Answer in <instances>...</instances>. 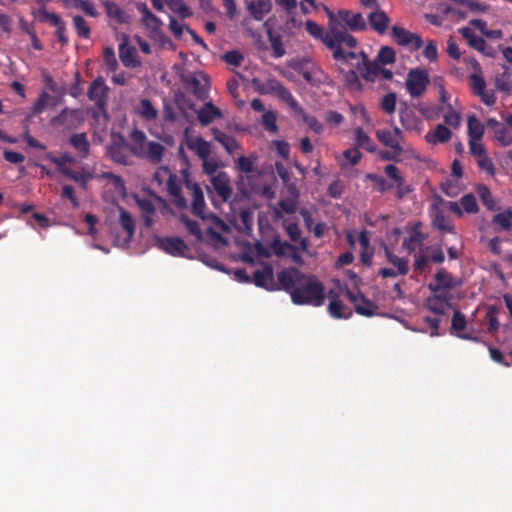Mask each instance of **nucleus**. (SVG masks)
I'll use <instances>...</instances> for the list:
<instances>
[{
	"label": "nucleus",
	"mask_w": 512,
	"mask_h": 512,
	"mask_svg": "<svg viewBox=\"0 0 512 512\" xmlns=\"http://www.w3.org/2000/svg\"><path fill=\"white\" fill-rule=\"evenodd\" d=\"M268 38L271 49L273 50V56L280 58L285 54L282 39L280 35H274L270 30L268 31Z\"/></svg>",
	"instance_id": "54"
},
{
	"label": "nucleus",
	"mask_w": 512,
	"mask_h": 512,
	"mask_svg": "<svg viewBox=\"0 0 512 512\" xmlns=\"http://www.w3.org/2000/svg\"><path fill=\"white\" fill-rule=\"evenodd\" d=\"M420 223L415 224L408 237L404 238L402 246L408 253L414 252L418 247L424 248L423 243L426 240V235L420 231Z\"/></svg>",
	"instance_id": "28"
},
{
	"label": "nucleus",
	"mask_w": 512,
	"mask_h": 512,
	"mask_svg": "<svg viewBox=\"0 0 512 512\" xmlns=\"http://www.w3.org/2000/svg\"><path fill=\"white\" fill-rule=\"evenodd\" d=\"M184 184L186 189L190 191L192 196V213L195 216L204 219L205 200L200 185L193 181L192 179H190L188 174L184 175Z\"/></svg>",
	"instance_id": "10"
},
{
	"label": "nucleus",
	"mask_w": 512,
	"mask_h": 512,
	"mask_svg": "<svg viewBox=\"0 0 512 512\" xmlns=\"http://www.w3.org/2000/svg\"><path fill=\"white\" fill-rule=\"evenodd\" d=\"M276 121H277V117L273 111L264 112V114L262 115V125L269 132H272V133L277 132L278 127H277Z\"/></svg>",
	"instance_id": "63"
},
{
	"label": "nucleus",
	"mask_w": 512,
	"mask_h": 512,
	"mask_svg": "<svg viewBox=\"0 0 512 512\" xmlns=\"http://www.w3.org/2000/svg\"><path fill=\"white\" fill-rule=\"evenodd\" d=\"M435 282L429 284V289L434 292H440L441 290H450L456 286L453 276L445 269L439 270L435 274Z\"/></svg>",
	"instance_id": "30"
},
{
	"label": "nucleus",
	"mask_w": 512,
	"mask_h": 512,
	"mask_svg": "<svg viewBox=\"0 0 512 512\" xmlns=\"http://www.w3.org/2000/svg\"><path fill=\"white\" fill-rule=\"evenodd\" d=\"M180 221L185 225L191 235L195 236L198 240L202 239V230L197 221L191 220L185 215H181Z\"/></svg>",
	"instance_id": "59"
},
{
	"label": "nucleus",
	"mask_w": 512,
	"mask_h": 512,
	"mask_svg": "<svg viewBox=\"0 0 512 512\" xmlns=\"http://www.w3.org/2000/svg\"><path fill=\"white\" fill-rule=\"evenodd\" d=\"M282 291L287 292L296 305L322 306L325 302V287L312 274H305L295 267L279 271Z\"/></svg>",
	"instance_id": "1"
},
{
	"label": "nucleus",
	"mask_w": 512,
	"mask_h": 512,
	"mask_svg": "<svg viewBox=\"0 0 512 512\" xmlns=\"http://www.w3.org/2000/svg\"><path fill=\"white\" fill-rule=\"evenodd\" d=\"M361 62H358L356 69L360 72L362 78L367 81H374L379 75L380 65L377 61L371 62L365 52H360Z\"/></svg>",
	"instance_id": "20"
},
{
	"label": "nucleus",
	"mask_w": 512,
	"mask_h": 512,
	"mask_svg": "<svg viewBox=\"0 0 512 512\" xmlns=\"http://www.w3.org/2000/svg\"><path fill=\"white\" fill-rule=\"evenodd\" d=\"M368 22L373 30L382 35L388 28L389 18L384 11L376 10L368 15Z\"/></svg>",
	"instance_id": "34"
},
{
	"label": "nucleus",
	"mask_w": 512,
	"mask_h": 512,
	"mask_svg": "<svg viewBox=\"0 0 512 512\" xmlns=\"http://www.w3.org/2000/svg\"><path fill=\"white\" fill-rule=\"evenodd\" d=\"M294 69L302 75L304 80L311 86L318 87L328 80L327 74L314 62L304 59Z\"/></svg>",
	"instance_id": "3"
},
{
	"label": "nucleus",
	"mask_w": 512,
	"mask_h": 512,
	"mask_svg": "<svg viewBox=\"0 0 512 512\" xmlns=\"http://www.w3.org/2000/svg\"><path fill=\"white\" fill-rule=\"evenodd\" d=\"M50 161L55 164L57 171L73 180L78 182L83 188L86 187V184L89 179L92 178L91 174L85 169V167H81L80 170L74 171L72 170L68 164L76 162L74 156L69 153H62L60 156H49Z\"/></svg>",
	"instance_id": "2"
},
{
	"label": "nucleus",
	"mask_w": 512,
	"mask_h": 512,
	"mask_svg": "<svg viewBox=\"0 0 512 512\" xmlns=\"http://www.w3.org/2000/svg\"><path fill=\"white\" fill-rule=\"evenodd\" d=\"M492 223L499 225L502 230L509 231L512 228L511 213L506 209L494 215Z\"/></svg>",
	"instance_id": "53"
},
{
	"label": "nucleus",
	"mask_w": 512,
	"mask_h": 512,
	"mask_svg": "<svg viewBox=\"0 0 512 512\" xmlns=\"http://www.w3.org/2000/svg\"><path fill=\"white\" fill-rule=\"evenodd\" d=\"M467 326V320L465 315L460 312L459 310H456L452 316L451 319V330L450 333L452 335H456L458 338L464 339V340H474L476 341L477 338L471 336L467 333H461Z\"/></svg>",
	"instance_id": "31"
},
{
	"label": "nucleus",
	"mask_w": 512,
	"mask_h": 512,
	"mask_svg": "<svg viewBox=\"0 0 512 512\" xmlns=\"http://www.w3.org/2000/svg\"><path fill=\"white\" fill-rule=\"evenodd\" d=\"M488 128L494 132L495 139L503 146L512 144V131L506 125L498 122L494 118L487 120Z\"/></svg>",
	"instance_id": "26"
},
{
	"label": "nucleus",
	"mask_w": 512,
	"mask_h": 512,
	"mask_svg": "<svg viewBox=\"0 0 512 512\" xmlns=\"http://www.w3.org/2000/svg\"><path fill=\"white\" fill-rule=\"evenodd\" d=\"M426 307L437 316H443L450 307V302L441 301L440 298H427Z\"/></svg>",
	"instance_id": "49"
},
{
	"label": "nucleus",
	"mask_w": 512,
	"mask_h": 512,
	"mask_svg": "<svg viewBox=\"0 0 512 512\" xmlns=\"http://www.w3.org/2000/svg\"><path fill=\"white\" fill-rule=\"evenodd\" d=\"M354 136H355V145L357 147H360L370 153H373L376 151V144L374 141L370 138V136L365 133L362 127H357L354 129Z\"/></svg>",
	"instance_id": "41"
},
{
	"label": "nucleus",
	"mask_w": 512,
	"mask_h": 512,
	"mask_svg": "<svg viewBox=\"0 0 512 512\" xmlns=\"http://www.w3.org/2000/svg\"><path fill=\"white\" fill-rule=\"evenodd\" d=\"M365 178L376 185V189L379 193H385L386 191L392 188V185L389 184L382 176L378 174L367 173L365 175Z\"/></svg>",
	"instance_id": "58"
},
{
	"label": "nucleus",
	"mask_w": 512,
	"mask_h": 512,
	"mask_svg": "<svg viewBox=\"0 0 512 512\" xmlns=\"http://www.w3.org/2000/svg\"><path fill=\"white\" fill-rule=\"evenodd\" d=\"M344 294L349 301L354 304L357 314L366 317H371L376 314L378 310L377 304L366 298L361 292L355 294L349 289H345Z\"/></svg>",
	"instance_id": "9"
},
{
	"label": "nucleus",
	"mask_w": 512,
	"mask_h": 512,
	"mask_svg": "<svg viewBox=\"0 0 512 512\" xmlns=\"http://www.w3.org/2000/svg\"><path fill=\"white\" fill-rule=\"evenodd\" d=\"M384 172L388 178L395 182L397 187L396 197L398 199H402L406 194L411 192L410 186L404 185V178L401 175L400 170L397 166H395L394 164H388L385 166Z\"/></svg>",
	"instance_id": "22"
},
{
	"label": "nucleus",
	"mask_w": 512,
	"mask_h": 512,
	"mask_svg": "<svg viewBox=\"0 0 512 512\" xmlns=\"http://www.w3.org/2000/svg\"><path fill=\"white\" fill-rule=\"evenodd\" d=\"M119 210V224L126 233L125 242L129 243L135 233V220L132 215L123 207H118Z\"/></svg>",
	"instance_id": "37"
},
{
	"label": "nucleus",
	"mask_w": 512,
	"mask_h": 512,
	"mask_svg": "<svg viewBox=\"0 0 512 512\" xmlns=\"http://www.w3.org/2000/svg\"><path fill=\"white\" fill-rule=\"evenodd\" d=\"M467 129L469 140H481L485 131L484 125L474 114L468 116Z\"/></svg>",
	"instance_id": "42"
},
{
	"label": "nucleus",
	"mask_w": 512,
	"mask_h": 512,
	"mask_svg": "<svg viewBox=\"0 0 512 512\" xmlns=\"http://www.w3.org/2000/svg\"><path fill=\"white\" fill-rule=\"evenodd\" d=\"M429 82V74L425 69H412L407 75L406 90L411 97H420L425 92Z\"/></svg>",
	"instance_id": "4"
},
{
	"label": "nucleus",
	"mask_w": 512,
	"mask_h": 512,
	"mask_svg": "<svg viewBox=\"0 0 512 512\" xmlns=\"http://www.w3.org/2000/svg\"><path fill=\"white\" fill-rule=\"evenodd\" d=\"M329 304L328 312L331 317L336 319H348L352 315L351 309L346 306L339 295L334 290L328 292Z\"/></svg>",
	"instance_id": "18"
},
{
	"label": "nucleus",
	"mask_w": 512,
	"mask_h": 512,
	"mask_svg": "<svg viewBox=\"0 0 512 512\" xmlns=\"http://www.w3.org/2000/svg\"><path fill=\"white\" fill-rule=\"evenodd\" d=\"M271 9V0H249L247 2V10L256 21H262Z\"/></svg>",
	"instance_id": "29"
},
{
	"label": "nucleus",
	"mask_w": 512,
	"mask_h": 512,
	"mask_svg": "<svg viewBox=\"0 0 512 512\" xmlns=\"http://www.w3.org/2000/svg\"><path fill=\"white\" fill-rule=\"evenodd\" d=\"M39 14L41 16V20L48 21L51 25L56 27L55 36L63 47L67 46L69 39L67 36L66 24L61 17L56 13L47 11L45 8L40 9Z\"/></svg>",
	"instance_id": "14"
},
{
	"label": "nucleus",
	"mask_w": 512,
	"mask_h": 512,
	"mask_svg": "<svg viewBox=\"0 0 512 512\" xmlns=\"http://www.w3.org/2000/svg\"><path fill=\"white\" fill-rule=\"evenodd\" d=\"M73 6L83 11L89 17H97L98 12L94 5L88 0H73Z\"/></svg>",
	"instance_id": "62"
},
{
	"label": "nucleus",
	"mask_w": 512,
	"mask_h": 512,
	"mask_svg": "<svg viewBox=\"0 0 512 512\" xmlns=\"http://www.w3.org/2000/svg\"><path fill=\"white\" fill-rule=\"evenodd\" d=\"M376 137L379 142L388 147L389 149L395 150V152L403 153V142L404 134L400 128L394 126L393 129H378L376 131Z\"/></svg>",
	"instance_id": "6"
},
{
	"label": "nucleus",
	"mask_w": 512,
	"mask_h": 512,
	"mask_svg": "<svg viewBox=\"0 0 512 512\" xmlns=\"http://www.w3.org/2000/svg\"><path fill=\"white\" fill-rule=\"evenodd\" d=\"M302 116L303 122L315 133L320 135L323 132V125L313 115H308L303 110V113H298Z\"/></svg>",
	"instance_id": "61"
},
{
	"label": "nucleus",
	"mask_w": 512,
	"mask_h": 512,
	"mask_svg": "<svg viewBox=\"0 0 512 512\" xmlns=\"http://www.w3.org/2000/svg\"><path fill=\"white\" fill-rule=\"evenodd\" d=\"M108 88L101 77L96 78L89 86L87 96L94 101L98 107H103L106 102Z\"/></svg>",
	"instance_id": "23"
},
{
	"label": "nucleus",
	"mask_w": 512,
	"mask_h": 512,
	"mask_svg": "<svg viewBox=\"0 0 512 512\" xmlns=\"http://www.w3.org/2000/svg\"><path fill=\"white\" fill-rule=\"evenodd\" d=\"M119 58L125 67L135 68L140 65V62L137 60L135 48L126 43L119 45Z\"/></svg>",
	"instance_id": "38"
},
{
	"label": "nucleus",
	"mask_w": 512,
	"mask_h": 512,
	"mask_svg": "<svg viewBox=\"0 0 512 512\" xmlns=\"http://www.w3.org/2000/svg\"><path fill=\"white\" fill-rule=\"evenodd\" d=\"M73 27L78 37L82 39H89L91 36V28L87 21L80 15L73 17Z\"/></svg>",
	"instance_id": "47"
},
{
	"label": "nucleus",
	"mask_w": 512,
	"mask_h": 512,
	"mask_svg": "<svg viewBox=\"0 0 512 512\" xmlns=\"http://www.w3.org/2000/svg\"><path fill=\"white\" fill-rule=\"evenodd\" d=\"M102 4L105 8L106 15L116 23L125 24L129 22V16L117 3L103 0Z\"/></svg>",
	"instance_id": "33"
},
{
	"label": "nucleus",
	"mask_w": 512,
	"mask_h": 512,
	"mask_svg": "<svg viewBox=\"0 0 512 512\" xmlns=\"http://www.w3.org/2000/svg\"><path fill=\"white\" fill-rule=\"evenodd\" d=\"M385 254L389 263L395 266L398 270L399 275H406L409 272V262L405 258L398 257L393 254L389 249H385Z\"/></svg>",
	"instance_id": "46"
},
{
	"label": "nucleus",
	"mask_w": 512,
	"mask_h": 512,
	"mask_svg": "<svg viewBox=\"0 0 512 512\" xmlns=\"http://www.w3.org/2000/svg\"><path fill=\"white\" fill-rule=\"evenodd\" d=\"M165 152V147L155 141H148L143 144L142 151L137 155L144 157L152 164H159L162 161Z\"/></svg>",
	"instance_id": "19"
},
{
	"label": "nucleus",
	"mask_w": 512,
	"mask_h": 512,
	"mask_svg": "<svg viewBox=\"0 0 512 512\" xmlns=\"http://www.w3.org/2000/svg\"><path fill=\"white\" fill-rule=\"evenodd\" d=\"M433 227L443 232H454V225L451 219L446 216L441 210L437 209L432 219Z\"/></svg>",
	"instance_id": "44"
},
{
	"label": "nucleus",
	"mask_w": 512,
	"mask_h": 512,
	"mask_svg": "<svg viewBox=\"0 0 512 512\" xmlns=\"http://www.w3.org/2000/svg\"><path fill=\"white\" fill-rule=\"evenodd\" d=\"M343 46L350 49L355 48L357 46L356 38L354 37V43L350 44L347 41L346 36H343L341 39L339 38L338 40L334 41L333 47H328L333 51L332 56L335 61L341 62L343 64L346 63L349 59H356L358 56H360V53L357 54L356 52L353 51L345 52L343 50Z\"/></svg>",
	"instance_id": "16"
},
{
	"label": "nucleus",
	"mask_w": 512,
	"mask_h": 512,
	"mask_svg": "<svg viewBox=\"0 0 512 512\" xmlns=\"http://www.w3.org/2000/svg\"><path fill=\"white\" fill-rule=\"evenodd\" d=\"M252 283L260 288H264L268 291H282V285L279 281V272L277 273V279H274L273 267L269 264L264 265L261 269H257L253 272Z\"/></svg>",
	"instance_id": "5"
},
{
	"label": "nucleus",
	"mask_w": 512,
	"mask_h": 512,
	"mask_svg": "<svg viewBox=\"0 0 512 512\" xmlns=\"http://www.w3.org/2000/svg\"><path fill=\"white\" fill-rule=\"evenodd\" d=\"M168 7L177 13L181 18H189L193 15L191 9L186 5L184 0H167Z\"/></svg>",
	"instance_id": "48"
},
{
	"label": "nucleus",
	"mask_w": 512,
	"mask_h": 512,
	"mask_svg": "<svg viewBox=\"0 0 512 512\" xmlns=\"http://www.w3.org/2000/svg\"><path fill=\"white\" fill-rule=\"evenodd\" d=\"M186 88L195 97L204 100L208 97L209 78L205 73L197 72L186 76L184 79Z\"/></svg>",
	"instance_id": "7"
},
{
	"label": "nucleus",
	"mask_w": 512,
	"mask_h": 512,
	"mask_svg": "<svg viewBox=\"0 0 512 512\" xmlns=\"http://www.w3.org/2000/svg\"><path fill=\"white\" fill-rule=\"evenodd\" d=\"M195 112L197 119L202 126H208L214 120L223 118L222 111L211 101L205 102L204 105Z\"/></svg>",
	"instance_id": "21"
},
{
	"label": "nucleus",
	"mask_w": 512,
	"mask_h": 512,
	"mask_svg": "<svg viewBox=\"0 0 512 512\" xmlns=\"http://www.w3.org/2000/svg\"><path fill=\"white\" fill-rule=\"evenodd\" d=\"M340 72L343 73V80L345 84L351 89H361V82L357 75V72L354 69H350L348 71H344V69L339 68Z\"/></svg>",
	"instance_id": "55"
},
{
	"label": "nucleus",
	"mask_w": 512,
	"mask_h": 512,
	"mask_svg": "<svg viewBox=\"0 0 512 512\" xmlns=\"http://www.w3.org/2000/svg\"><path fill=\"white\" fill-rule=\"evenodd\" d=\"M70 145L77 151L78 155L85 159L90 153V143L86 133H76L69 138Z\"/></svg>",
	"instance_id": "36"
},
{
	"label": "nucleus",
	"mask_w": 512,
	"mask_h": 512,
	"mask_svg": "<svg viewBox=\"0 0 512 512\" xmlns=\"http://www.w3.org/2000/svg\"><path fill=\"white\" fill-rule=\"evenodd\" d=\"M158 247L174 257H181L189 250L188 245L180 237H156Z\"/></svg>",
	"instance_id": "12"
},
{
	"label": "nucleus",
	"mask_w": 512,
	"mask_h": 512,
	"mask_svg": "<svg viewBox=\"0 0 512 512\" xmlns=\"http://www.w3.org/2000/svg\"><path fill=\"white\" fill-rule=\"evenodd\" d=\"M212 132L214 139L223 146L229 155H232L236 150L240 149L239 143L233 136L228 135L216 128H214Z\"/></svg>",
	"instance_id": "39"
},
{
	"label": "nucleus",
	"mask_w": 512,
	"mask_h": 512,
	"mask_svg": "<svg viewBox=\"0 0 512 512\" xmlns=\"http://www.w3.org/2000/svg\"><path fill=\"white\" fill-rule=\"evenodd\" d=\"M429 263V257L425 252L424 248L420 249V253L415 257L413 268L418 274H422L426 271Z\"/></svg>",
	"instance_id": "60"
},
{
	"label": "nucleus",
	"mask_w": 512,
	"mask_h": 512,
	"mask_svg": "<svg viewBox=\"0 0 512 512\" xmlns=\"http://www.w3.org/2000/svg\"><path fill=\"white\" fill-rule=\"evenodd\" d=\"M326 13L328 16V31L326 32L327 47H333L334 41L339 38L341 39L343 36H346L350 44L354 43V36L349 34L345 27L341 26L335 14L328 8H326Z\"/></svg>",
	"instance_id": "8"
},
{
	"label": "nucleus",
	"mask_w": 512,
	"mask_h": 512,
	"mask_svg": "<svg viewBox=\"0 0 512 512\" xmlns=\"http://www.w3.org/2000/svg\"><path fill=\"white\" fill-rule=\"evenodd\" d=\"M108 155L115 163L122 165L129 164V148L123 139L119 142H114L108 147Z\"/></svg>",
	"instance_id": "27"
},
{
	"label": "nucleus",
	"mask_w": 512,
	"mask_h": 512,
	"mask_svg": "<svg viewBox=\"0 0 512 512\" xmlns=\"http://www.w3.org/2000/svg\"><path fill=\"white\" fill-rule=\"evenodd\" d=\"M141 115L147 120H154L157 117V110L148 99L140 101Z\"/></svg>",
	"instance_id": "64"
},
{
	"label": "nucleus",
	"mask_w": 512,
	"mask_h": 512,
	"mask_svg": "<svg viewBox=\"0 0 512 512\" xmlns=\"http://www.w3.org/2000/svg\"><path fill=\"white\" fill-rule=\"evenodd\" d=\"M305 29L309 35H311L315 39L321 40L326 46V32H324L323 28L318 25L316 22L312 20H307L305 22Z\"/></svg>",
	"instance_id": "52"
},
{
	"label": "nucleus",
	"mask_w": 512,
	"mask_h": 512,
	"mask_svg": "<svg viewBox=\"0 0 512 512\" xmlns=\"http://www.w3.org/2000/svg\"><path fill=\"white\" fill-rule=\"evenodd\" d=\"M476 193L479 196L482 204L490 211H496L498 209L496 201L492 196L490 189L483 184L476 187Z\"/></svg>",
	"instance_id": "45"
},
{
	"label": "nucleus",
	"mask_w": 512,
	"mask_h": 512,
	"mask_svg": "<svg viewBox=\"0 0 512 512\" xmlns=\"http://www.w3.org/2000/svg\"><path fill=\"white\" fill-rule=\"evenodd\" d=\"M271 249L276 256L283 257L287 256L290 250H296V246L290 244L287 241H282L277 237L273 239L271 243Z\"/></svg>",
	"instance_id": "50"
},
{
	"label": "nucleus",
	"mask_w": 512,
	"mask_h": 512,
	"mask_svg": "<svg viewBox=\"0 0 512 512\" xmlns=\"http://www.w3.org/2000/svg\"><path fill=\"white\" fill-rule=\"evenodd\" d=\"M338 18L351 31H363L367 27L365 19L360 13L353 14L349 10H339Z\"/></svg>",
	"instance_id": "24"
},
{
	"label": "nucleus",
	"mask_w": 512,
	"mask_h": 512,
	"mask_svg": "<svg viewBox=\"0 0 512 512\" xmlns=\"http://www.w3.org/2000/svg\"><path fill=\"white\" fill-rule=\"evenodd\" d=\"M394 41L403 47H409L411 51H417L423 45V41L417 34L411 33L403 27L393 26L391 29Z\"/></svg>",
	"instance_id": "11"
},
{
	"label": "nucleus",
	"mask_w": 512,
	"mask_h": 512,
	"mask_svg": "<svg viewBox=\"0 0 512 512\" xmlns=\"http://www.w3.org/2000/svg\"><path fill=\"white\" fill-rule=\"evenodd\" d=\"M376 61L378 64L386 65L395 62V51L389 46L382 47L377 55Z\"/></svg>",
	"instance_id": "57"
},
{
	"label": "nucleus",
	"mask_w": 512,
	"mask_h": 512,
	"mask_svg": "<svg viewBox=\"0 0 512 512\" xmlns=\"http://www.w3.org/2000/svg\"><path fill=\"white\" fill-rule=\"evenodd\" d=\"M447 207L452 213L459 217H461L464 212L468 214H476L479 211L476 197L471 193L463 195L459 202H448Z\"/></svg>",
	"instance_id": "13"
},
{
	"label": "nucleus",
	"mask_w": 512,
	"mask_h": 512,
	"mask_svg": "<svg viewBox=\"0 0 512 512\" xmlns=\"http://www.w3.org/2000/svg\"><path fill=\"white\" fill-rule=\"evenodd\" d=\"M210 182L214 191L223 202H227L231 198L233 190L230 185V178L226 172H218L210 179Z\"/></svg>",
	"instance_id": "17"
},
{
	"label": "nucleus",
	"mask_w": 512,
	"mask_h": 512,
	"mask_svg": "<svg viewBox=\"0 0 512 512\" xmlns=\"http://www.w3.org/2000/svg\"><path fill=\"white\" fill-rule=\"evenodd\" d=\"M469 82L474 94L479 96L483 103H485L487 106L495 104L496 97L494 95V92L486 90V83L481 74H471L469 76Z\"/></svg>",
	"instance_id": "15"
},
{
	"label": "nucleus",
	"mask_w": 512,
	"mask_h": 512,
	"mask_svg": "<svg viewBox=\"0 0 512 512\" xmlns=\"http://www.w3.org/2000/svg\"><path fill=\"white\" fill-rule=\"evenodd\" d=\"M462 34L474 49L484 52L485 48L488 47L487 42L482 37L472 34L468 28L463 29Z\"/></svg>",
	"instance_id": "51"
},
{
	"label": "nucleus",
	"mask_w": 512,
	"mask_h": 512,
	"mask_svg": "<svg viewBox=\"0 0 512 512\" xmlns=\"http://www.w3.org/2000/svg\"><path fill=\"white\" fill-rule=\"evenodd\" d=\"M186 145L188 149L193 151L199 159L207 158L211 155V145L201 136L187 138Z\"/></svg>",
	"instance_id": "32"
},
{
	"label": "nucleus",
	"mask_w": 512,
	"mask_h": 512,
	"mask_svg": "<svg viewBox=\"0 0 512 512\" xmlns=\"http://www.w3.org/2000/svg\"><path fill=\"white\" fill-rule=\"evenodd\" d=\"M452 137V132L443 124H438L434 130L429 131L425 135V140L429 144L436 145L438 143H446Z\"/></svg>",
	"instance_id": "35"
},
{
	"label": "nucleus",
	"mask_w": 512,
	"mask_h": 512,
	"mask_svg": "<svg viewBox=\"0 0 512 512\" xmlns=\"http://www.w3.org/2000/svg\"><path fill=\"white\" fill-rule=\"evenodd\" d=\"M284 228L292 242L300 243V249L302 251H307L308 249V240L306 238H300L301 230L296 222H284Z\"/></svg>",
	"instance_id": "40"
},
{
	"label": "nucleus",
	"mask_w": 512,
	"mask_h": 512,
	"mask_svg": "<svg viewBox=\"0 0 512 512\" xmlns=\"http://www.w3.org/2000/svg\"><path fill=\"white\" fill-rule=\"evenodd\" d=\"M275 95L281 101L285 102L295 113H303V108L299 105L298 101L282 83L278 87Z\"/></svg>",
	"instance_id": "43"
},
{
	"label": "nucleus",
	"mask_w": 512,
	"mask_h": 512,
	"mask_svg": "<svg viewBox=\"0 0 512 512\" xmlns=\"http://www.w3.org/2000/svg\"><path fill=\"white\" fill-rule=\"evenodd\" d=\"M166 186L168 194L170 195L174 205L178 208H185L187 205V201L185 197L182 195L181 186L175 174H169Z\"/></svg>",
	"instance_id": "25"
},
{
	"label": "nucleus",
	"mask_w": 512,
	"mask_h": 512,
	"mask_svg": "<svg viewBox=\"0 0 512 512\" xmlns=\"http://www.w3.org/2000/svg\"><path fill=\"white\" fill-rule=\"evenodd\" d=\"M297 205L291 199H284L278 202V208H275L274 215L276 218L282 217V212L293 214L296 212Z\"/></svg>",
	"instance_id": "56"
}]
</instances>
